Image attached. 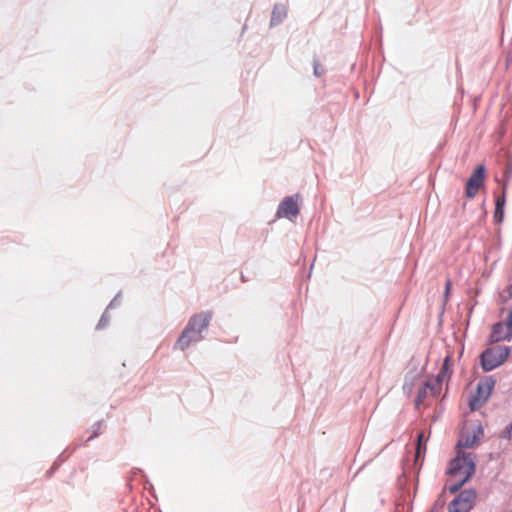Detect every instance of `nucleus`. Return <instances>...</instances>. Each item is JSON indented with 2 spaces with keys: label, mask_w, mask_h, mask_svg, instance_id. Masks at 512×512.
<instances>
[{
  "label": "nucleus",
  "mask_w": 512,
  "mask_h": 512,
  "mask_svg": "<svg viewBox=\"0 0 512 512\" xmlns=\"http://www.w3.org/2000/svg\"><path fill=\"white\" fill-rule=\"evenodd\" d=\"M483 435V427L477 424L461 434L457 445L460 448H472L479 442Z\"/></svg>",
  "instance_id": "9"
},
{
  "label": "nucleus",
  "mask_w": 512,
  "mask_h": 512,
  "mask_svg": "<svg viewBox=\"0 0 512 512\" xmlns=\"http://www.w3.org/2000/svg\"><path fill=\"white\" fill-rule=\"evenodd\" d=\"M450 362H451V357L446 356L439 373L437 374V376L435 378H432L433 380L437 381V383H439L441 386H442L444 379H446L449 376Z\"/></svg>",
  "instance_id": "12"
},
{
  "label": "nucleus",
  "mask_w": 512,
  "mask_h": 512,
  "mask_svg": "<svg viewBox=\"0 0 512 512\" xmlns=\"http://www.w3.org/2000/svg\"><path fill=\"white\" fill-rule=\"evenodd\" d=\"M298 199L299 194L285 197L278 206L277 218H296L299 214Z\"/></svg>",
  "instance_id": "6"
},
{
  "label": "nucleus",
  "mask_w": 512,
  "mask_h": 512,
  "mask_svg": "<svg viewBox=\"0 0 512 512\" xmlns=\"http://www.w3.org/2000/svg\"><path fill=\"white\" fill-rule=\"evenodd\" d=\"M423 434H419L418 436V445H417V449H416V459H419L421 453H422V450L425 451L426 450V447H425V444H423Z\"/></svg>",
  "instance_id": "14"
},
{
  "label": "nucleus",
  "mask_w": 512,
  "mask_h": 512,
  "mask_svg": "<svg viewBox=\"0 0 512 512\" xmlns=\"http://www.w3.org/2000/svg\"><path fill=\"white\" fill-rule=\"evenodd\" d=\"M512 335H510V331L507 330V326L505 323L498 322L493 325L491 332V339L493 342H500L503 340H510Z\"/></svg>",
  "instance_id": "10"
},
{
  "label": "nucleus",
  "mask_w": 512,
  "mask_h": 512,
  "mask_svg": "<svg viewBox=\"0 0 512 512\" xmlns=\"http://www.w3.org/2000/svg\"><path fill=\"white\" fill-rule=\"evenodd\" d=\"M451 281L450 280H447L446 281V285H445V297L447 298L448 297V294H449V291H450V288H451Z\"/></svg>",
  "instance_id": "22"
},
{
  "label": "nucleus",
  "mask_w": 512,
  "mask_h": 512,
  "mask_svg": "<svg viewBox=\"0 0 512 512\" xmlns=\"http://www.w3.org/2000/svg\"><path fill=\"white\" fill-rule=\"evenodd\" d=\"M505 202H506V199H505V195L504 194L501 195V196H498L496 198L495 207H499V209L504 208Z\"/></svg>",
  "instance_id": "18"
},
{
  "label": "nucleus",
  "mask_w": 512,
  "mask_h": 512,
  "mask_svg": "<svg viewBox=\"0 0 512 512\" xmlns=\"http://www.w3.org/2000/svg\"><path fill=\"white\" fill-rule=\"evenodd\" d=\"M486 169L484 165H478L469 179L467 180L465 187V194L468 198L473 199L479 189L484 185Z\"/></svg>",
  "instance_id": "5"
},
{
  "label": "nucleus",
  "mask_w": 512,
  "mask_h": 512,
  "mask_svg": "<svg viewBox=\"0 0 512 512\" xmlns=\"http://www.w3.org/2000/svg\"><path fill=\"white\" fill-rule=\"evenodd\" d=\"M442 386L433 379H429L425 382L424 386L419 389L415 400V405L419 409L422 405H426V399L428 397L435 398L441 392Z\"/></svg>",
  "instance_id": "7"
},
{
  "label": "nucleus",
  "mask_w": 512,
  "mask_h": 512,
  "mask_svg": "<svg viewBox=\"0 0 512 512\" xmlns=\"http://www.w3.org/2000/svg\"><path fill=\"white\" fill-rule=\"evenodd\" d=\"M510 354V347L508 346H494L487 348L481 354V365L484 371L488 372L505 362Z\"/></svg>",
  "instance_id": "3"
},
{
  "label": "nucleus",
  "mask_w": 512,
  "mask_h": 512,
  "mask_svg": "<svg viewBox=\"0 0 512 512\" xmlns=\"http://www.w3.org/2000/svg\"><path fill=\"white\" fill-rule=\"evenodd\" d=\"M96 436H97V432L95 431V432L93 433V435H91V436L89 437V439H88V440H91V439H93V438H94V437H96Z\"/></svg>",
  "instance_id": "23"
},
{
  "label": "nucleus",
  "mask_w": 512,
  "mask_h": 512,
  "mask_svg": "<svg viewBox=\"0 0 512 512\" xmlns=\"http://www.w3.org/2000/svg\"><path fill=\"white\" fill-rule=\"evenodd\" d=\"M510 295L512 296V286H511V288H510Z\"/></svg>",
  "instance_id": "24"
},
{
  "label": "nucleus",
  "mask_w": 512,
  "mask_h": 512,
  "mask_svg": "<svg viewBox=\"0 0 512 512\" xmlns=\"http://www.w3.org/2000/svg\"><path fill=\"white\" fill-rule=\"evenodd\" d=\"M494 217L498 222H501L504 217V208L499 209V207H495Z\"/></svg>",
  "instance_id": "17"
},
{
  "label": "nucleus",
  "mask_w": 512,
  "mask_h": 512,
  "mask_svg": "<svg viewBox=\"0 0 512 512\" xmlns=\"http://www.w3.org/2000/svg\"><path fill=\"white\" fill-rule=\"evenodd\" d=\"M475 467L474 454L459 452L450 462L448 473L452 478H462V482H467L474 474Z\"/></svg>",
  "instance_id": "2"
},
{
  "label": "nucleus",
  "mask_w": 512,
  "mask_h": 512,
  "mask_svg": "<svg viewBox=\"0 0 512 512\" xmlns=\"http://www.w3.org/2000/svg\"><path fill=\"white\" fill-rule=\"evenodd\" d=\"M453 479H454V483H452L448 489L451 493H456L466 482H462V478H453Z\"/></svg>",
  "instance_id": "13"
},
{
  "label": "nucleus",
  "mask_w": 512,
  "mask_h": 512,
  "mask_svg": "<svg viewBox=\"0 0 512 512\" xmlns=\"http://www.w3.org/2000/svg\"><path fill=\"white\" fill-rule=\"evenodd\" d=\"M501 437L510 440L512 437V423H509L502 431Z\"/></svg>",
  "instance_id": "15"
},
{
  "label": "nucleus",
  "mask_w": 512,
  "mask_h": 512,
  "mask_svg": "<svg viewBox=\"0 0 512 512\" xmlns=\"http://www.w3.org/2000/svg\"><path fill=\"white\" fill-rule=\"evenodd\" d=\"M324 73V70L321 68L320 64L314 61V75L319 77Z\"/></svg>",
  "instance_id": "19"
},
{
  "label": "nucleus",
  "mask_w": 512,
  "mask_h": 512,
  "mask_svg": "<svg viewBox=\"0 0 512 512\" xmlns=\"http://www.w3.org/2000/svg\"><path fill=\"white\" fill-rule=\"evenodd\" d=\"M495 386L492 377H486L477 384L476 394L470 399L469 406L472 411L481 408L490 397Z\"/></svg>",
  "instance_id": "4"
},
{
  "label": "nucleus",
  "mask_w": 512,
  "mask_h": 512,
  "mask_svg": "<svg viewBox=\"0 0 512 512\" xmlns=\"http://www.w3.org/2000/svg\"><path fill=\"white\" fill-rule=\"evenodd\" d=\"M120 303V294H117L114 299L110 302L108 308H113Z\"/></svg>",
  "instance_id": "21"
},
{
  "label": "nucleus",
  "mask_w": 512,
  "mask_h": 512,
  "mask_svg": "<svg viewBox=\"0 0 512 512\" xmlns=\"http://www.w3.org/2000/svg\"><path fill=\"white\" fill-rule=\"evenodd\" d=\"M511 512H512V510H511Z\"/></svg>",
  "instance_id": "25"
},
{
  "label": "nucleus",
  "mask_w": 512,
  "mask_h": 512,
  "mask_svg": "<svg viewBox=\"0 0 512 512\" xmlns=\"http://www.w3.org/2000/svg\"><path fill=\"white\" fill-rule=\"evenodd\" d=\"M287 15V8L284 4H275L271 15V26L280 24Z\"/></svg>",
  "instance_id": "11"
},
{
  "label": "nucleus",
  "mask_w": 512,
  "mask_h": 512,
  "mask_svg": "<svg viewBox=\"0 0 512 512\" xmlns=\"http://www.w3.org/2000/svg\"><path fill=\"white\" fill-rule=\"evenodd\" d=\"M505 324L507 326V330L510 331V335H512V311L508 314Z\"/></svg>",
  "instance_id": "20"
},
{
  "label": "nucleus",
  "mask_w": 512,
  "mask_h": 512,
  "mask_svg": "<svg viewBox=\"0 0 512 512\" xmlns=\"http://www.w3.org/2000/svg\"><path fill=\"white\" fill-rule=\"evenodd\" d=\"M109 323V317L107 315V312H104L103 315L101 316V319L97 325V329H102L104 327H106Z\"/></svg>",
  "instance_id": "16"
},
{
  "label": "nucleus",
  "mask_w": 512,
  "mask_h": 512,
  "mask_svg": "<svg viewBox=\"0 0 512 512\" xmlns=\"http://www.w3.org/2000/svg\"><path fill=\"white\" fill-rule=\"evenodd\" d=\"M212 316L211 311H204L192 315L176 341L174 349L184 351L191 344L202 341L205 338V333L208 330Z\"/></svg>",
  "instance_id": "1"
},
{
  "label": "nucleus",
  "mask_w": 512,
  "mask_h": 512,
  "mask_svg": "<svg viewBox=\"0 0 512 512\" xmlns=\"http://www.w3.org/2000/svg\"><path fill=\"white\" fill-rule=\"evenodd\" d=\"M473 491L461 492L450 504L449 512H469L472 509L475 499Z\"/></svg>",
  "instance_id": "8"
}]
</instances>
